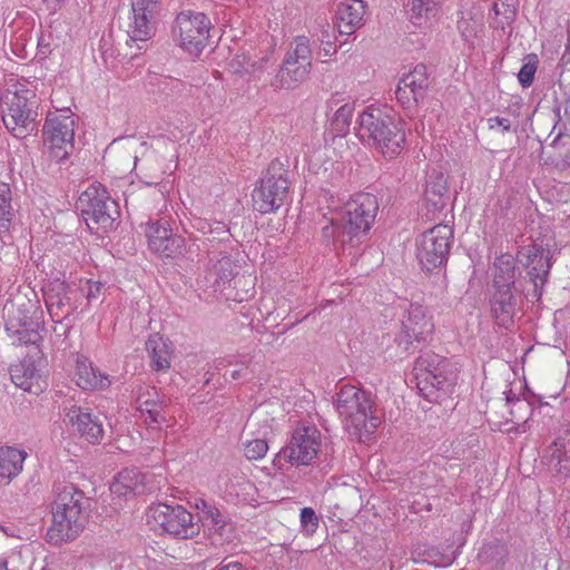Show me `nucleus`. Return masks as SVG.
<instances>
[{"instance_id": "27", "label": "nucleus", "mask_w": 570, "mask_h": 570, "mask_svg": "<svg viewBox=\"0 0 570 570\" xmlns=\"http://www.w3.org/2000/svg\"><path fill=\"white\" fill-rule=\"evenodd\" d=\"M267 61L266 56L240 52L233 57L229 62V68L236 75L252 79L259 77L266 68Z\"/></svg>"}, {"instance_id": "48", "label": "nucleus", "mask_w": 570, "mask_h": 570, "mask_svg": "<svg viewBox=\"0 0 570 570\" xmlns=\"http://www.w3.org/2000/svg\"><path fill=\"white\" fill-rule=\"evenodd\" d=\"M330 223V225H325L322 228L324 237L336 239L342 243V226L338 215L336 214L335 217H332Z\"/></svg>"}, {"instance_id": "35", "label": "nucleus", "mask_w": 570, "mask_h": 570, "mask_svg": "<svg viewBox=\"0 0 570 570\" xmlns=\"http://www.w3.org/2000/svg\"><path fill=\"white\" fill-rule=\"evenodd\" d=\"M448 191V178L441 171H432L429 176L425 199L434 207H442L444 205V197Z\"/></svg>"}, {"instance_id": "19", "label": "nucleus", "mask_w": 570, "mask_h": 570, "mask_svg": "<svg viewBox=\"0 0 570 570\" xmlns=\"http://www.w3.org/2000/svg\"><path fill=\"white\" fill-rule=\"evenodd\" d=\"M366 6L363 0H342L336 8V24L342 35H352L364 22Z\"/></svg>"}, {"instance_id": "18", "label": "nucleus", "mask_w": 570, "mask_h": 570, "mask_svg": "<svg viewBox=\"0 0 570 570\" xmlns=\"http://www.w3.org/2000/svg\"><path fill=\"white\" fill-rule=\"evenodd\" d=\"M429 85L426 67L417 65L400 79L395 91L396 98L403 106L410 107L425 97Z\"/></svg>"}, {"instance_id": "16", "label": "nucleus", "mask_w": 570, "mask_h": 570, "mask_svg": "<svg viewBox=\"0 0 570 570\" xmlns=\"http://www.w3.org/2000/svg\"><path fill=\"white\" fill-rule=\"evenodd\" d=\"M145 234L149 249L155 254L161 257H174L183 253L185 240L171 233L167 220L159 219L147 223Z\"/></svg>"}, {"instance_id": "41", "label": "nucleus", "mask_w": 570, "mask_h": 570, "mask_svg": "<svg viewBox=\"0 0 570 570\" xmlns=\"http://www.w3.org/2000/svg\"><path fill=\"white\" fill-rule=\"evenodd\" d=\"M285 57L303 61V63H312V49L309 39L305 36H297L291 43Z\"/></svg>"}, {"instance_id": "38", "label": "nucleus", "mask_w": 570, "mask_h": 570, "mask_svg": "<svg viewBox=\"0 0 570 570\" xmlns=\"http://www.w3.org/2000/svg\"><path fill=\"white\" fill-rule=\"evenodd\" d=\"M202 521L209 531L216 534L223 535L224 532L229 529V524L226 522L224 515L216 507L208 505L206 502H202Z\"/></svg>"}, {"instance_id": "43", "label": "nucleus", "mask_w": 570, "mask_h": 570, "mask_svg": "<svg viewBox=\"0 0 570 570\" xmlns=\"http://www.w3.org/2000/svg\"><path fill=\"white\" fill-rule=\"evenodd\" d=\"M538 62V57L535 55H528L524 57L523 65L518 73L519 82L523 88L529 87L533 82Z\"/></svg>"}, {"instance_id": "21", "label": "nucleus", "mask_w": 570, "mask_h": 570, "mask_svg": "<svg viewBox=\"0 0 570 570\" xmlns=\"http://www.w3.org/2000/svg\"><path fill=\"white\" fill-rule=\"evenodd\" d=\"M68 423L87 441L98 442L104 435L102 423L97 416L82 411L77 406H71L66 413Z\"/></svg>"}, {"instance_id": "52", "label": "nucleus", "mask_w": 570, "mask_h": 570, "mask_svg": "<svg viewBox=\"0 0 570 570\" xmlns=\"http://www.w3.org/2000/svg\"><path fill=\"white\" fill-rule=\"evenodd\" d=\"M217 570H246L239 562L232 561L226 564H220Z\"/></svg>"}, {"instance_id": "6", "label": "nucleus", "mask_w": 570, "mask_h": 570, "mask_svg": "<svg viewBox=\"0 0 570 570\" xmlns=\"http://www.w3.org/2000/svg\"><path fill=\"white\" fill-rule=\"evenodd\" d=\"M75 119L69 109L50 112L43 126V145L48 157L60 163L73 149Z\"/></svg>"}, {"instance_id": "29", "label": "nucleus", "mask_w": 570, "mask_h": 570, "mask_svg": "<svg viewBox=\"0 0 570 570\" xmlns=\"http://www.w3.org/2000/svg\"><path fill=\"white\" fill-rule=\"evenodd\" d=\"M10 376L16 386L32 393L42 389L40 374L31 361L24 360L10 368Z\"/></svg>"}, {"instance_id": "54", "label": "nucleus", "mask_w": 570, "mask_h": 570, "mask_svg": "<svg viewBox=\"0 0 570 570\" xmlns=\"http://www.w3.org/2000/svg\"><path fill=\"white\" fill-rule=\"evenodd\" d=\"M0 570H8V564L6 560L0 559Z\"/></svg>"}, {"instance_id": "42", "label": "nucleus", "mask_w": 570, "mask_h": 570, "mask_svg": "<svg viewBox=\"0 0 570 570\" xmlns=\"http://www.w3.org/2000/svg\"><path fill=\"white\" fill-rule=\"evenodd\" d=\"M444 360H442L439 355L426 352L422 354L416 363H415V376H421L422 373L425 372H436L443 368Z\"/></svg>"}, {"instance_id": "46", "label": "nucleus", "mask_w": 570, "mask_h": 570, "mask_svg": "<svg viewBox=\"0 0 570 570\" xmlns=\"http://www.w3.org/2000/svg\"><path fill=\"white\" fill-rule=\"evenodd\" d=\"M71 293H72V291L69 288V291L66 293L65 298H58L56 296L49 295L46 298V303H47V307H48L49 312L52 315L58 316V313L53 312L55 307L60 308L63 306H68V311L66 314H69L70 312L75 311L77 308V306L70 302L69 294H71Z\"/></svg>"}, {"instance_id": "40", "label": "nucleus", "mask_w": 570, "mask_h": 570, "mask_svg": "<svg viewBox=\"0 0 570 570\" xmlns=\"http://www.w3.org/2000/svg\"><path fill=\"white\" fill-rule=\"evenodd\" d=\"M518 4V0H495L492 10L497 27L504 28L514 20Z\"/></svg>"}, {"instance_id": "50", "label": "nucleus", "mask_w": 570, "mask_h": 570, "mask_svg": "<svg viewBox=\"0 0 570 570\" xmlns=\"http://www.w3.org/2000/svg\"><path fill=\"white\" fill-rule=\"evenodd\" d=\"M488 124L490 129L494 130L501 128L503 132L508 131L511 127V122L508 118L499 116L489 118Z\"/></svg>"}, {"instance_id": "39", "label": "nucleus", "mask_w": 570, "mask_h": 570, "mask_svg": "<svg viewBox=\"0 0 570 570\" xmlns=\"http://www.w3.org/2000/svg\"><path fill=\"white\" fill-rule=\"evenodd\" d=\"M507 557V548L499 542H490L484 544L478 558L482 563L490 564L495 569H499Z\"/></svg>"}, {"instance_id": "28", "label": "nucleus", "mask_w": 570, "mask_h": 570, "mask_svg": "<svg viewBox=\"0 0 570 570\" xmlns=\"http://www.w3.org/2000/svg\"><path fill=\"white\" fill-rule=\"evenodd\" d=\"M138 409L141 413H146L148 416L145 419L148 425L160 424L165 421V416L161 413L163 403L159 399V394L155 387H141L137 396Z\"/></svg>"}, {"instance_id": "25", "label": "nucleus", "mask_w": 570, "mask_h": 570, "mask_svg": "<svg viewBox=\"0 0 570 570\" xmlns=\"http://www.w3.org/2000/svg\"><path fill=\"white\" fill-rule=\"evenodd\" d=\"M127 149L134 150V169L139 171L141 175L151 177L163 174L164 170L160 167H155L154 163L158 161V156L154 150H150L146 142H138L136 140L127 141Z\"/></svg>"}, {"instance_id": "55", "label": "nucleus", "mask_w": 570, "mask_h": 570, "mask_svg": "<svg viewBox=\"0 0 570 570\" xmlns=\"http://www.w3.org/2000/svg\"><path fill=\"white\" fill-rule=\"evenodd\" d=\"M515 405H517L519 409H521V407H529V404H527V403H525V402H523V401H518V402L515 403Z\"/></svg>"}, {"instance_id": "49", "label": "nucleus", "mask_w": 570, "mask_h": 570, "mask_svg": "<svg viewBox=\"0 0 570 570\" xmlns=\"http://www.w3.org/2000/svg\"><path fill=\"white\" fill-rule=\"evenodd\" d=\"M104 285L100 282L86 281L85 286L81 288L88 303L96 301L102 294Z\"/></svg>"}, {"instance_id": "34", "label": "nucleus", "mask_w": 570, "mask_h": 570, "mask_svg": "<svg viewBox=\"0 0 570 570\" xmlns=\"http://www.w3.org/2000/svg\"><path fill=\"white\" fill-rule=\"evenodd\" d=\"M17 209L12 205V194L10 186L0 183V239L10 234L14 225Z\"/></svg>"}, {"instance_id": "10", "label": "nucleus", "mask_w": 570, "mask_h": 570, "mask_svg": "<svg viewBox=\"0 0 570 570\" xmlns=\"http://www.w3.org/2000/svg\"><path fill=\"white\" fill-rule=\"evenodd\" d=\"M209 30L210 20L205 13L188 10L177 16L174 33L185 51L198 56L206 46Z\"/></svg>"}, {"instance_id": "20", "label": "nucleus", "mask_w": 570, "mask_h": 570, "mask_svg": "<svg viewBox=\"0 0 570 570\" xmlns=\"http://www.w3.org/2000/svg\"><path fill=\"white\" fill-rule=\"evenodd\" d=\"M311 68L312 63L304 65L303 61H297L285 57L281 68L272 79L271 85L275 89L296 88L307 78Z\"/></svg>"}, {"instance_id": "8", "label": "nucleus", "mask_w": 570, "mask_h": 570, "mask_svg": "<svg viewBox=\"0 0 570 570\" xmlns=\"http://www.w3.org/2000/svg\"><path fill=\"white\" fill-rule=\"evenodd\" d=\"M77 208L89 228H108L118 216L117 204L110 199L101 184H91L82 191L77 202Z\"/></svg>"}, {"instance_id": "13", "label": "nucleus", "mask_w": 570, "mask_h": 570, "mask_svg": "<svg viewBox=\"0 0 570 570\" xmlns=\"http://www.w3.org/2000/svg\"><path fill=\"white\" fill-rule=\"evenodd\" d=\"M498 272L494 275V285L497 292L492 299V314L497 323L501 326H508L514 315V301L511 292V285L514 282V271L509 258L501 261Z\"/></svg>"}, {"instance_id": "56", "label": "nucleus", "mask_w": 570, "mask_h": 570, "mask_svg": "<svg viewBox=\"0 0 570 570\" xmlns=\"http://www.w3.org/2000/svg\"><path fill=\"white\" fill-rule=\"evenodd\" d=\"M232 377H233V379H237V377H238V373H237L236 371H234V372L232 373Z\"/></svg>"}, {"instance_id": "15", "label": "nucleus", "mask_w": 570, "mask_h": 570, "mask_svg": "<svg viewBox=\"0 0 570 570\" xmlns=\"http://www.w3.org/2000/svg\"><path fill=\"white\" fill-rule=\"evenodd\" d=\"M161 0H130L132 21L128 33L132 40L145 41L155 30Z\"/></svg>"}, {"instance_id": "1", "label": "nucleus", "mask_w": 570, "mask_h": 570, "mask_svg": "<svg viewBox=\"0 0 570 570\" xmlns=\"http://www.w3.org/2000/svg\"><path fill=\"white\" fill-rule=\"evenodd\" d=\"M345 430L360 441L367 439L381 424L372 395L354 385H343L334 400Z\"/></svg>"}, {"instance_id": "30", "label": "nucleus", "mask_w": 570, "mask_h": 570, "mask_svg": "<svg viewBox=\"0 0 570 570\" xmlns=\"http://www.w3.org/2000/svg\"><path fill=\"white\" fill-rule=\"evenodd\" d=\"M27 453L16 448H0V484H8L23 468Z\"/></svg>"}, {"instance_id": "23", "label": "nucleus", "mask_w": 570, "mask_h": 570, "mask_svg": "<svg viewBox=\"0 0 570 570\" xmlns=\"http://www.w3.org/2000/svg\"><path fill=\"white\" fill-rule=\"evenodd\" d=\"M73 380L82 390L105 389L110 384L109 379L94 368L91 362L85 356H78L76 360Z\"/></svg>"}, {"instance_id": "37", "label": "nucleus", "mask_w": 570, "mask_h": 570, "mask_svg": "<svg viewBox=\"0 0 570 570\" xmlns=\"http://www.w3.org/2000/svg\"><path fill=\"white\" fill-rule=\"evenodd\" d=\"M355 105L347 102L340 106L331 118L330 130L341 139L345 137L351 127Z\"/></svg>"}, {"instance_id": "31", "label": "nucleus", "mask_w": 570, "mask_h": 570, "mask_svg": "<svg viewBox=\"0 0 570 570\" xmlns=\"http://www.w3.org/2000/svg\"><path fill=\"white\" fill-rule=\"evenodd\" d=\"M110 491L117 497H129L145 491L144 475L135 469L121 471L110 485Z\"/></svg>"}, {"instance_id": "53", "label": "nucleus", "mask_w": 570, "mask_h": 570, "mask_svg": "<svg viewBox=\"0 0 570 570\" xmlns=\"http://www.w3.org/2000/svg\"><path fill=\"white\" fill-rule=\"evenodd\" d=\"M71 564L79 566L80 570H83V567L87 566V562L82 558L72 557L70 558Z\"/></svg>"}, {"instance_id": "26", "label": "nucleus", "mask_w": 570, "mask_h": 570, "mask_svg": "<svg viewBox=\"0 0 570 570\" xmlns=\"http://www.w3.org/2000/svg\"><path fill=\"white\" fill-rule=\"evenodd\" d=\"M417 387L422 394L432 402H439L442 394L451 387L449 379L444 375L443 368L436 372H425L417 376Z\"/></svg>"}, {"instance_id": "44", "label": "nucleus", "mask_w": 570, "mask_h": 570, "mask_svg": "<svg viewBox=\"0 0 570 570\" xmlns=\"http://www.w3.org/2000/svg\"><path fill=\"white\" fill-rule=\"evenodd\" d=\"M244 455L248 460H261L268 451L267 442L264 439H252L243 442Z\"/></svg>"}, {"instance_id": "2", "label": "nucleus", "mask_w": 570, "mask_h": 570, "mask_svg": "<svg viewBox=\"0 0 570 570\" xmlns=\"http://www.w3.org/2000/svg\"><path fill=\"white\" fill-rule=\"evenodd\" d=\"M354 130L361 140L375 147L386 158L399 155L405 142L399 124L387 111L375 106L360 112Z\"/></svg>"}, {"instance_id": "7", "label": "nucleus", "mask_w": 570, "mask_h": 570, "mask_svg": "<svg viewBox=\"0 0 570 570\" xmlns=\"http://www.w3.org/2000/svg\"><path fill=\"white\" fill-rule=\"evenodd\" d=\"M147 523L155 531L180 539L193 538L199 532V525L194 523L191 513L180 505H151L147 511Z\"/></svg>"}, {"instance_id": "5", "label": "nucleus", "mask_w": 570, "mask_h": 570, "mask_svg": "<svg viewBox=\"0 0 570 570\" xmlns=\"http://www.w3.org/2000/svg\"><path fill=\"white\" fill-rule=\"evenodd\" d=\"M377 210L379 203L374 195H354L337 213L342 226V243H353L365 235L374 223Z\"/></svg>"}, {"instance_id": "36", "label": "nucleus", "mask_w": 570, "mask_h": 570, "mask_svg": "<svg viewBox=\"0 0 570 570\" xmlns=\"http://www.w3.org/2000/svg\"><path fill=\"white\" fill-rule=\"evenodd\" d=\"M234 277L233 263L228 257H223L214 264L212 269L208 272L206 279L212 283L214 291H223L227 284L232 282Z\"/></svg>"}, {"instance_id": "24", "label": "nucleus", "mask_w": 570, "mask_h": 570, "mask_svg": "<svg viewBox=\"0 0 570 570\" xmlns=\"http://www.w3.org/2000/svg\"><path fill=\"white\" fill-rule=\"evenodd\" d=\"M549 468L559 480L570 479V439H558L549 450Z\"/></svg>"}, {"instance_id": "3", "label": "nucleus", "mask_w": 570, "mask_h": 570, "mask_svg": "<svg viewBox=\"0 0 570 570\" xmlns=\"http://www.w3.org/2000/svg\"><path fill=\"white\" fill-rule=\"evenodd\" d=\"M1 114L6 128L16 137H24L35 127L36 92L26 81L11 77L1 96Z\"/></svg>"}, {"instance_id": "22", "label": "nucleus", "mask_w": 570, "mask_h": 570, "mask_svg": "<svg viewBox=\"0 0 570 570\" xmlns=\"http://www.w3.org/2000/svg\"><path fill=\"white\" fill-rule=\"evenodd\" d=\"M444 0H410L409 19L420 29H430L439 19Z\"/></svg>"}, {"instance_id": "32", "label": "nucleus", "mask_w": 570, "mask_h": 570, "mask_svg": "<svg viewBox=\"0 0 570 570\" xmlns=\"http://www.w3.org/2000/svg\"><path fill=\"white\" fill-rule=\"evenodd\" d=\"M530 265V276L534 286L543 285L551 268L550 252L542 248L531 247L525 253Z\"/></svg>"}, {"instance_id": "47", "label": "nucleus", "mask_w": 570, "mask_h": 570, "mask_svg": "<svg viewBox=\"0 0 570 570\" xmlns=\"http://www.w3.org/2000/svg\"><path fill=\"white\" fill-rule=\"evenodd\" d=\"M302 528L307 534H313L318 528V518L312 508H304L301 511Z\"/></svg>"}, {"instance_id": "33", "label": "nucleus", "mask_w": 570, "mask_h": 570, "mask_svg": "<svg viewBox=\"0 0 570 570\" xmlns=\"http://www.w3.org/2000/svg\"><path fill=\"white\" fill-rule=\"evenodd\" d=\"M146 350L151 358V366L156 371H164L170 366V346L158 333L149 336Z\"/></svg>"}, {"instance_id": "12", "label": "nucleus", "mask_w": 570, "mask_h": 570, "mask_svg": "<svg viewBox=\"0 0 570 570\" xmlns=\"http://www.w3.org/2000/svg\"><path fill=\"white\" fill-rule=\"evenodd\" d=\"M268 169L252 194L253 205L259 213L275 212L283 204L288 193V181L284 174Z\"/></svg>"}, {"instance_id": "14", "label": "nucleus", "mask_w": 570, "mask_h": 570, "mask_svg": "<svg viewBox=\"0 0 570 570\" xmlns=\"http://www.w3.org/2000/svg\"><path fill=\"white\" fill-rule=\"evenodd\" d=\"M434 332V323L428 309L417 304H411L402 320V328L396 337L404 351H409L413 344L426 342Z\"/></svg>"}, {"instance_id": "9", "label": "nucleus", "mask_w": 570, "mask_h": 570, "mask_svg": "<svg viewBox=\"0 0 570 570\" xmlns=\"http://www.w3.org/2000/svg\"><path fill=\"white\" fill-rule=\"evenodd\" d=\"M453 230L449 225H436L421 234L416 239V257L420 264L432 271L448 258Z\"/></svg>"}, {"instance_id": "45", "label": "nucleus", "mask_w": 570, "mask_h": 570, "mask_svg": "<svg viewBox=\"0 0 570 570\" xmlns=\"http://www.w3.org/2000/svg\"><path fill=\"white\" fill-rule=\"evenodd\" d=\"M458 27L464 41L474 47L479 32L482 30L481 24L478 21L462 19Z\"/></svg>"}, {"instance_id": "11", "label": "nucleus", "mask_w": 570, "mask_h": 570, "mask_svg": "<svg viewBox=\"0 0 570 570\" xmlns=\"http://www.w3.org/2000/svg\"><path fill=\"white\" fill-rule=\"evenodd\" d=\"M321 445L320 430L313 424L301 423L294 429L283 454L292 464L308 465L316 459Z\"/></svg>"}, {"instance_id": "17", "label": "nucleus", "mask_w": 570, "mask_h": 570, "mask_svg": "<svg viewBox=\"0 0 570 570\" xmlns=\"http://www.w3.org/2000/svg\"><path fill=\"white\" fill-rule=\"evenodd\" d=\"M8 320L6 324L7 332L17 344H37L41 340L40 331L42 325L39 317L29 316L20 309H14V305L6 306Z\"/></svg>"}, {"instance_id": "4", "label": "nucleus", "mask_w": 570, "mask_h": 570, "mask_svg": "<svg viewBox=\"0 0 570 570\" xmlns=\"http://www.w3.org/2000/svg\"><path fill=\"white\" fill-rule=\"evenodd\" d=\"M85 497L72 485H67L58 494L52 511V524L48 529V541L53 544L73 540L83 529L86 515L83 513Z\"/></svg>"}, {"instance_id": "51", "label": "nucleus", "mask_w": 570, "mask_h": 570, "mask_svg": "<svg viewBox=\"0 0 570 570\" xmlns=\"http://www.w3.org/2000/svg\"><path fill=\"white\" fill-rule=\"evenodd\" d=\"M316 23L321 29L322 35L318 37L321 41H330L332 27L326 18H317Z\"/></svg>"}]
</instances>
